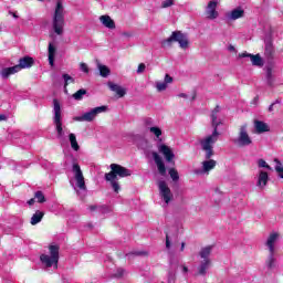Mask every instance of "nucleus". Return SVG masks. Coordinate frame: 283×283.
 Segmentation results:
<instances>
[{"label":"nucleus","mask_w":283,"mask_h":283,"mask_svg":"<svg viewBox=\"0 0 283 283\" xmlns=\"http://www.w3.org/2000/svg\"><path fill=\"white\" fill-rule=\"evenodd\" d=\"M150 134H154V136H156V138H160V136H163V129H160V127L158 126H154L149 128Z\"/></svg>","instance_id":"nucleus-32"},{"label":"nucleus","mask_w":283,"mask_h":283,"mask_svg":"<svg viewBox=\"0 0 283 283\" xmlns=\"http://www.w3.org/2000/svg\"><path fill=\"white\" fill-rule=\"evenodd\" d=\"M176 282V270L170 269L168 271V283H174Z\"/></svg>","instance_id":"nucleus-36"},{"label":"nucleus","mask_w":283,"mask_h":283,"mask_svg":"<svg viewBox=\"0 0 283 283\" xmlns=\"http://www.w3.org/2000/svg\"><path fill=\"white\" fill-rule=\"evenodd\" d=\"M85 94H87V90L81 88L73 94V98L74 101H83V96H85Z\"/></svg>","instance_id":"nucleus-30"},{"label":"nucleus","mask_w":283,"mask_h":283,"mask_svg":"<svg viewBox=\"0 0 283 283\" xmlns=\"http://www.w3.org/2000/svg\"><path fill=\"white\" fill-rule=\"evenodd\" d=\"M53 31L61 36L63 34V28H65V8L62 1H57L53 14Z\"/></svg>","instance_id":"nucleus-4"},{"label":"nucleus","mask_w":283,"mask_h":283,"mask_svg":"<svg viewBox=\"0 0 283 283\" xmlns=\"http://www.w3.org/2000/svg\"><path fill=\"white\" fill-rule=\"evenodd\" d=\"M104 112H107V106H97L84 113L82 116L73 117V120L76 123H92L96 120V116H98V114H104Z\"/></svg>","instance_id":"nucleus-9"},{"label":"nucleus","mask_w":283,"mask_h":283,"mask_svg":"<svg viewBox=\"0 0 283 283\" xmlns=\"http://www.w3.org/2000/svg\"><path fill=\"white\" fill-rule=\"evenodd\" d=\"M216 165H218V161L211 158L203 160L201 163V168L196 169L195 174L196 176H209V172L212 171V169H216Z\"/></svg>","instance_id":"nucleus-12"},{"label":"nucleus","mask_w":283,"mask_h":283,"mask_svg":"<svg viewBox=\"0 0 283 283\" xmlns=\"http://www.w3.org/2000/svg\"><path fill=\"white\" fill-rule=\"evenodd\" d=\"M274 163H276L274 169H275L279 178H283V166H282V163L279 159H274Z\"/></svg>","instance_id":"nucleus-31"},{"label":"nucleus","mask_w":283,"mask_h":283,"mask_svg":"<svg viewBox=\"0 0 283 283\" xmlns=\"http://www.w3.org/2000/svg\"><path fill=\"white\" fill-rule=\"evenodd\" d=\"M268 184H269V172L264 170H260L256 178V187H259V189H264V187H266Z\"/></svg>","instance_id":"nucleus-18"},{"label":"nucleus","mask_w":283,"mask_h":283,"mask_svg":"<svg viewBox=\"0 0 283 283\" xmlns=\"http://www.w3.org/2000/svg\"><path fill=\"white\" fill-rule=\"evenodd\" d=\"M123 36H132V33L124 32Z\"/></svg>","instance_id":"nucleus-55"},{"label":"nucleus","mask_w":283,"mask_h":283,"mask_svg":"<svg viewBox=\"0 0 283 283\" xmlns=\"http://www.w3.org/2000/svg\"><path fill=\"white\" fill-rule=\"evenodd\" d=\"M108 87L111 92H115L119 98H123L125 94H127V90L118 84H115L113 82H108Z\"/></svg>","instance_id":"nucleus-22"},{"label":"nucleus","mask_w":283,"mask_h":283,"mask_svg":"<svg viewBox=\"0 0 283 283\" xmlns=\"http://www.w3.org/2000/svg\"><path fill=\"white\" fill-rule=\"evenodd\" d=\"M32 65H34V59L24 56L19 60V64H17L15 67H19V72H21V70H28V67H32Z\"/></svg>","instance_id":"nucleus-20"},{"label":"nucleus","mask_w":283,"mask_h":283,"mask_svg":"<svg viewBox=\"0 0 283 283\" xmlns=\"http://www.w3.org/2000/svg\"><path fill=\"white\" fill-rule=\"evenodd\" d=\"M111 171L105 174V180H118L132 176V170L118 164H111Z\"/></svg>","instance_id":"nucleus-7"},{"label":"nucleus","mask_w":283,"mask_h":283,"mask_svg":"<svg viewBox=\"0 0 283 283\" xmlns=\"http://www.w3.org/2000/svg\"><path fill=\"white\" fill-rule=\"evenodd\" d=\"M174 3H176L174 0H164L161 2L160 8H163V9L171 8V6H174Z\"/></svg>","instance_id":"nucleus-41"},{"label":"nucleus","mask_w":283,"mask_h":283,"mask_svg":"<svg viewBox=\"0 0 283 283\" xmlns=\"http://www.w3.org/2000/svg\"><path fill=\"white\" fill-rule=\"evenodd\" d=\"M181 251H185V242L181 243Z\"/></svg>","instance_id":"nucleus-57"},{"label":"nucleus","mask_w":283,"mask_h":283,"mask_svg":"<svg viewBox=\"0 0 283 283\" xmlns=\"http://www.w3.org/2000/svg\"><path fill=\"white\" fill-rule=\"evenodd\" d=\"M40 262L46 269H59V245H50L49 254H41Z\"/></svg>","instance_id":"nucleus-5"},{"label":"nucleus","mask_w":283,"mask_h":283,"mask_svg":"<svg viewBox=\"0 0 283 283\" xmlns=\"http://www.w3.org/2000/svg\"><path fill=\"white\" fill-rule=\"evenodd\" d=\"M244 17V10L242 8L233 9L232 11L226 14L228 21H238V19H242Z\"/></svg>","instance_id":"nucleus-19"},{"label":"nucleus","mask_w":283,"mask_h":283,"mask_svg":"<svg viewBox=\"0 0 283 283\" xmlns=\"http://www.w3.org/2000/svg\"><path fill=\"white\" fill-rule=\"evenodd\" d=\"M220 116V106H216V108L211 113V125L213 127V132L211 135H208L199 140L201 145V149L206 151V160H209L213 156V146L218 143L220 138V132H218V126L222 125V119H219Z\"/></svg>","instance_id":"nucleus-2"},{"label":"nucleus","mask_w":283,"mask_h":283,"mask_svg":"<svg viewBox=\"0 0 283 283\" xmlns=\"http://www.w3.org/2000/svg\"><path fill=\"white\" fill-rule=\"evenodd\" d=\"M106 181L111 182V186L114 189L115 193H118V191H120V185H118V179L106 180Z\"/></svg>","instance_id":"nucleus-34"},{"label":"nucleus","mask_w":283,"mask_h":283,"mask_svg":"<svg viewBox=\"0 0 283 283\" xmlns=\"http://www.w3.org/2000/svg\"><path fill=\"white\" fill-rule=\"evenodd\" d=\"M62 77L64 78V90L67 88L70 83H74V77H72L70 74H63Z\"/></svg>","instance_id":"nucleus-33"},{"label":"nucleus","mask_w":283,"mask_h":283,"mask_svg":"<svg viewBox=\"0 0 283 283\" xmlns=\"http://www.w3.org/2000/svg\"><path fill=\"white\" fill-rule=\"evenodd\" d=\"M169 176H170V178H171L175 182L180 179V176L178 175V170H176V169H174V168H171V169L169 170Z\"/></svg>","instance_id":"nucleus-35"},{"label":"nucleus","mask_w":283,"mask_h":283,"mask_svg":"<svg viewBox=\"0 0 283 283\" xmlns=\"http://www.w3.org/2000/svg\"><path fill=\"white\" fill-rule=\"evenodd\" d=\"M35 199L40 203L45 202V196L43 195L42 191H36L35 192Z\"/></svg>","instance_id":"nucleus-40"},{"label":"nucleus","mask_w":283,"mask_h":283,"mask_svg":"<svg viewBox=\"0 0 283 283\" xmlns=\"http://www.w3.org/2000/svg\"><path fill=\"white\" fill-rule=\"evenodd\" d=\"M153 158L155 160V164L157 165V169L161 176H165L167 174V168L165 167V163L163 161V157L158 155V153L153 151Z\"/></svg>","instance_id":"nucleus-17"},{"label":"nucleus","mask_w":283,"mask_h":283,"mask_svg":"<svg viewBox=\"0 0 283 283\" xmlns=\"http://www.w3.org/2000/svg\"><path fill=\"white\" fill-rule=\"evenodd\" d=\"M273 71L271 69H268L266 71V80H268V83L269 85H272L273 84Z\"/></svg>","instance_id":"nucleus-42"},{"label":"nucleus","mask_w":283,"mask_h":283,"mask_svg":"<svg viewBox=\"0 0 283 283\" xmlns=\"http://www.w3.org/2000/svg\"><path fill=\"white\" fill-rule=\"evenodd\" d=\"M147 66L145 65V63H140L137 67V74H143V72H145Z\"/></svg>","instance_id":"nucleus-45"},{"label":"nucleus","mask_w":283,"mask_h":283,"mask_svg":"<svg viewBox=\"0 0 283 283\" xmlns=\"http://www.w3.org/2000/svg\"><path fill=\"white\" fill-rule=\"evenodd\" d=\"M156 90L158 92H165V90H167V83H165V82H156Z\"/></svg>","instance_id":"nucleus-39"},{"label":"nucleus","mask_w":283,"mask_h":283,"mask_svg":"<svg viewBox=\"0 0 283 283\" xmlns=\"http://www.w3.org/2000/svg\"><path fill=\"white\" fill-rule=\"evenodd\" d=\"M124 273H125V271L123 269H118L117 273L115 275H116V277H123Z\"/></svg>","instance_id":"nucleus-47"},{"label":"nucleus","mask_w":283,"mask_h":283,"mask_svg":"<svg viewBox=\"0 0 283 283\" xmlns=\"http://www.w3.org/2000/svg\"><path fill=\"white\" fill-rule=\"evenodd\" d=\"M73 177L70 179V185L77 193L81 196V191H87V185H85V177L83 176V170L77 163L72 165Z\"/></svg>","instance_id":"nucleus-3"},{"label":"nucleus","mask_w":283,"mask_h":283,"mask_svg":"<svg viewBox=\"0 0 283 283\" xmlns=\"http://www.w3.org/2000/svg\"><path fill=\"white\" fill-rule=\"evenodd\" d=\"M239 59H250L252 65H255L256 67H262V65H264V61L262 60V56H260V54L253 55L244 52L239 54Z\"/></svg>","instance_id":"nucleus-14"},{"label":"nucleus","mask_w":283,"mask_h":283,"mask_svg":"<svg viewBox=\"0 0 283 283\" xmlns=\"http://www.w3.org/2000/svg\"><path fill=\"white\" fill-rule=\"evenodd\" d=\"M138 255H147V252H139Z\"/></svg>","instance_id":"nucleus-58"},{"label":"nucleus","mask_w":283,"mask_h":283,"mask_svg":"<svg viewBox=\"0 0 283 283\" xmlns=\"http://www.w3.org/2000/svg\"><path fill=\"white\" fill-rule=\"evenodd\" d=\"M0 120H8V116L0 114Z\"/></svg>","instance_id":"nucleus-51"},{"label":"nucleus","mask_w":283,"mask_h":283,"mask_svg":"<svg viewBox=\"0 0 283 283\" xmlns=\"http://www.w3.org/2000/svg\"><path fill=\"white\" fill-rule=\"evenodd\" d=\"M49 65H51V67L54 66V57L56 56V48L54 46V44L52 42L49 43Z\"/></svg>","instance_id":"nucleus-27"},{"label":"nucleus","mask_w":283,"mask_h":283,"mask_svg":"<svg viewBox=\"0 0 283 283\" xmlns=\"http://www.w3.org/2000/svg\"><path fill=\"white\" fill-rule=\"evenodd\" d=\"M159 196L161 200H164V207H168L169 202L174 200V193H171V189L167 186V182L159 181L158 182Z\"/></svg>","instance_id":"nucleus-10"},{"label":"nucleus","mask_w":283,"mask_h":283,"mask_svg":"<svg viewBox=\"0 0 283 283\" xmlns=\"http://www.w3.org/2000/svg\"><path fill=\"white\" fill-rule=\"evenodd\" d=\"M174 41L179 43V48H181V50H187L189 48V38L181 31L172 32L168 39L161 42V45L163 48H170Z\"/></svg>","instance_id":"nucleus-6"},{"label":"nucleus","mask_w":283,"mask_h":283,"mask_svg":"<svg viewBox=\"0 0 283 283\" xmlns=\"http://www.w3.org/2000/svg\"><path fill=\"white\" fill-rule=\"evenodd\" d=\"M28 205H30V206L34 205V199H30V200L28 201Z\"/></svg>","instance_id":"nucleus-53"},{"label":"nucleus","mask_w":283,"mask_h":283,"mask_svg":"<svg viewBox=\"0 0 283 283\" xmlns=\"http://www.w3.org/2000/svg\"><path fill=\"white\" fill-rule=\"evenodd\" d=\"M166 248L171 249V242L169 241V235H166Z\"/></svg>","instance_id":"nucleus-48"},{"label":"nucleus","mask_w":283,"mask_h":283,"mask_svg":"<svg viewBox=\"0 0 283 283\" xmlns=\"http://www.w3.org/2000/svg\"><path fill=\"white\" fill-rule=\"evenodd\" d=\"M97 70L99 71V76H102L103 78H107V76H109L112 72L109 71V67H107V65L101 63H97Z\"/></svg>","instance_id":"nucleus-28"},{"label":"nucleus","mask_w":283,"mask_h":283,"mask_svg":"<svg viewBox=\"0 0 283 283\" xmlns=\"http://www.w3.org/2000/svg\"><path fill=\"white\" fill-rule=\"evenodd\" d=\"M254 128L256 134H264L265 132H271V127H269L268 124L262 120H255Z\"/></svg>","instance_id":"nucleus-24"},{"label":"nucleus","mask_w":283,"mask_h":283,"mask_svg":"<svg viewBox=\"0 0 283 283\" xmlns=\"http://www.w3.org/2000/svg\"><path fill=\"white\" fill-rule=\"evenodd\" d=\"M164 83H166V85H169V83H174V77L169 74H166Z\"/></svg>","instance_id":"nucleus-46"},{"label":"nucleus","mask_w":283,"mask_h":283,"mask_svg":"<svg viewBox=\"0 0 283 283\" xmlns=\"http://www.w3.org/2000/svg\"><path fill=\"white\" fill-rule=\"evenodd\" d=\"M53 123L61 145H63V143H67L69 138L71 149H73V151H78L81 146L78 145V140H76V135L74 133H70L67 127H63V120L61 118V103H59V99H53Z\"/></svg>","instance_id":"nucleus-1"},{"label":"nucleus","mask_w":283,"mask_h":283,"mask_svg":"<svg viewBox=\"0 0 283 283\" xmlns=\"http://www.w3.org/2000/svg\"><path fill=\"white\" fill-rule=\"evenodd\" d=\"M258 165L260 168L268 169L269 171L273 170V168H271V166H269L264 159H259Z\"/></svg>","instance_id":"nucleus-38"},{"label":"nucleus","mask_w":283,"mask_h":283,"mask_svg":"<svg viewBox=\"0 0 283 283\" xmlns=\"http://www.w3.org/2000/svg\"><path fill=\"white\" fill-rule=\"evenodd\" d=\"M90 210H91V211H96V206H91V207H90Z\"/></svg>","instance_id":"nucleus-54"},{"label":"nucleus","mask_w":283,"mask_h":283,"mask_svg":"<svg viewBox=\"0 0 283 283\" xmlns=\"http://www.w3.org/2000/svg\"><path fill=\"white\" fill-rule=\"evenodd\" d=\"M211 253H213V245H206L201 248L198 253L199 260H211Z\"/></svg>","instance_id":"nucleus-21"},{"label":"nucleus","mask_w":283,"mask_h":283,"mask_svg":"<svg viewBox=\"0 0 283 283\" xmlns=\"http://www.w3.org/2000/svg\"><path fill=\"white\" fill-rule=\"evenodd\" d=\"M181 269L182 273H189V268H187L186 265H182Z\"/></svg>","instance_id":"nucleus-49"},{"label":"nucleus","mask_w":283,"mask_h":283,"mask_svg":"<svg viewBox=\"0 0 283 283\" xmlns=\"http://www.w3.org/2000/svg\"><path fill=\"white\" fill-rule=\"evenodd\" d=\"M12 17H13L14 19H19V15H17V13H12Z\"/></svg>","instance_id":"nucleus-56"},{"label":"nucleus","mask_w":283,"mask_h":283,"mask_svg":"<svg viewBox=\"0 0 283 283\" xmlns=\"http://www.w3.org/2000/svg\"><path fill=\"white\" fill-rule=\"evenodd\" d=\"M277 265V259H275V252H269V255L265 260V266L269 270L275 269Z\"/></svg>","instance_id":"nucleus-25"},{"label":"nucleus","mask_w":283,"mask_h":283,"mask_svg":"<svg viewBox=\"0 0 283 283\" xmlns=\"http://www.w3.org/2000/svg\"><path fill=\"white\" fill-rule=\"evenodd\" d=\"M237 147H249L253 145V138L249 135V126L247 124L239 127L238 136L233 139Z\"/></svg>","instance_id":"nucleus-8"},{"label":"nucleus","mask_w":283,"mask_h":283,"mask_svg":"<svg viewBox=\"0 0 283 283\" xmlns=\"http://www.w3.org/2000/svg\"><path fill=\"white\" fill-rule=\"evenodd\" d=\"M99 21L104 28H107L108 30H116V23L113 21L112 17L101 15Z\"/></svg>","instance_id":"nucleus-23"},{"label":"nucleus","mask_w":283,"mask_h":283,"mask_svg":"<svg viewBox=\"0 0 283 283\" xmlns=\"http://www.w3.org/2000/svg\"><path fill=\"white\" fill-rule=\"evenodd\" d=\"M158 151L159 154H163V156H165L167 163H171L175 158V155L171 148L165 144H160L158 146Z\"/></svg>","instance_id":"nucleus-15"},{"label":"nucleus","mask_w":283,"mask_h":283,"mask_svg":"<svg viewBox=\"0 0 283 283\" xmlns=\"http://www.w3.org/2000/svg\"><path fill=\"white\" fill-rule=\"evenodd\" d=\"M229 50H230V52H235V46L230 45V46H229Z\"/></svg>","instance_id":"nucleus-52"},{"label":"nucleus","mask_w":283,"mask_h":283,"mask_svg":"<svg viewBox=\"0 0 283 283\" xmlns=\"http://www.w3.org/2000/svg\"><path fill=\"white\" fill-rule=\"evenodd\" d=\"M282 103V101H280V99H276L275 102H273L270 106H269V112H274V109H275V106L276 105H280Z\"/></svg>","instance_id":"nucleus-44"},{"label":"nucleus","mask_w":283,"mask_h":283,"mask_svg":"<svg viewBox=\"0 0 283 283\" xmlns=\"http://www.w3.org/2000/svg\"><path fill=\"white\" fill-rule=\"evenodd\" d=\"M80 70L84 72V74H90V67L83 62L80 64Z\"/></svg>","instance_id":"nucleus-43"},{"label":"nucleus","mask_w":283,"mask_h":283,"mask_svg":"<svg viewBox=\"0 0 283 283\" xmlns=\"http://www.w3.org/2000/svg\"><path fill=\"white\" fill-rule=\"evenodd\" d=\"M277 240H280V233H270L265 241V247L268 248L269 253H275V245L277 244Z\"/></svg>","instance_id":"nucleus-13"},{"label":"nucleus","mask_w":283,"mask_h":283,"mask_svg":"<svg viewBox=\"0 0 283 283\" xmlns=\"http://www.w3.org/2000/svg\"><path fill=\"white\" fill-rule=\"evenodd\" d=\"M209 269H211V260H199V265L197 266V275H207V271H209Z\"/></svg>","instance_id":"nucleus-16"},{"label":"nucleus","mask_w":283,"mask_h":283,"mask_svg":"<svg viewBox=\"0 0 283 283\" xmlns=\"http://www.w3.org/2000/svg\"><path fill=\"white\" fill-rule=\"evenodd\" d=\"M18 72H19V66L14 65L11 67L2 69L0 74H1L2 78H9L10 76H12V74H17Z\"/></svg>","instance_id":"nucleus-26"},{"label":"nucleus","mask_w":283,"mask_h":283,"mask_svg":"<svg viewBox=\"0 0 283 283\" xmlns=\"http://www.w3.org/2000/svg\"><path fill=\"white\" fill-rule=\"evenodd\" d=\"M274 50H273V44H271V43H268L266 45H265V54H266V56H273V54H274Z\"/></svg>","instance_id":"nucleus-37"},{"label":"nucleus","mask_w":283,"mask_h":283,"mask_svg":"<svg viewBox=\"0 0 283 283\" xmlns=\"http://www.w3.org/2000/svg\"><path fill=\"white\" fill-rule=\"evenodd\" d=\"M43 216H45V213L41 210L35 211V213L31 217V224L34 227V224H39V222H41V220H43Z\"/></svg>","instance_id":"nucleus-29"},{"label":"nucleus","mask_w":283,"mask_h":283,"mask_svg":"<svg viewBox=\"0 0 283 283\" xmlns=\"http://www.w3.org/2000/svg\"><path fill=\"white\" fill-rule=\"evenodd\" d=\"M205 15L209 21H216V19L220 17V12H218V0H210L208 2L206 6Z\"/></svg>","instance_id":"nucleus-11"},{"label":"nucleus","mask_w":283,"mask_h":283,"mask_svg":"<svg viewBox=\"0 0 283 283\" xmlns=\"http://www.w3.org/2000/svg\"><path fill=\"white\" fill-rule=\"evenodd\" d=\"M178 97H179V98H188L187 94H185V93L178 94Z\"/></svg>","instance_id":"nucleus-50"}]
</instances>
